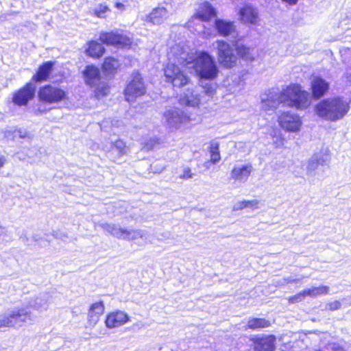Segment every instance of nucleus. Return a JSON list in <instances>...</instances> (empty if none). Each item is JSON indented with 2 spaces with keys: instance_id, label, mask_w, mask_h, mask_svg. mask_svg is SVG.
<instances>
[{
  "instance_id": "1",
  "label": "nucleus",
  "mask_w": 351,
  "mask_h": 351,
  "mask_svg": "<svg viewBox=\"0 0 351 351\" xmlns=\"http://www.w3.org/2000/svg\"><path fill=\"white\" fill-rule=\"evenodd\" d=\"M350 105L341 97L321 100L315 106V114L322 119L335 122L342 119L348 112Z\"/></svg>"
},
{
  "instance_id": "2",
  "label": "nucleus",
  "mask_w": 351,
  "mask_h": 351,
  "mask_svg": "<svg viewBox=\"0 0 351 351\" xmlns=\"http://www.w3.org/2000/svg\"><path fill=\"white\" fill-rule=\"evenodd\" d=\"M283 104L304 110L311 104V97L308 92L302 90V87L295 84H291L282 90Z\"/></svg>"
},
{
  "instance_id": "3",
  "label": "nucleus",
  "mask_w": 351,
  "mask_h": 351,
  "mask_svg": "<svg viewBox=\"0 0 351 351\" xmlns=\"http://www.w3.org/2000/svg\"><path fill=\"white\" fill-rule=\"evenodd\" d=\"M195 73L206 80H214L217 77L219 69L214 58L208 52L199 51L196 53L192 67Z\"/></svg>"
},
{
  "instance_id": "4",
  "label": "nucleus",
  "mask_w": 351,
  "mask_h": 351,
  "mask_svg": "<svg viewBox=\"0 0 351 351\" xmlns=\"http://www.w3.org/2000/svg\"><path fill=\"white\" fill-rule=\"evenodd\" d=\"M34 317L25 308H14L0 315V330L5 328H20L25 324H32Z\"/></svg>"
},
{
  "instance_id": "5",
  "label": "nucleus",
  "mask_w": 351,
  "mask_h": 351,
  "mask_svg": "<svg viewBox=\"0 0 351 351\" xmlns=\"http://www.w3.org/2000/svg\"><path fill=\"white\" fill-rule=\"evenodd\" d=\"M101 228L107 232L108 234L113 237L128 241H136L138 239H141L143 241L146 243L147 237L145 231L141 230H130L121 228L116 226L114 224L110 223H101L100 225Z\"/></svg>"
},
{
  "instance_id": "6",
  "label": "nucleus",
  "mask_w": 351,
  "mask_h": 351,
  "mask_svg": "<svg viewBox=\"0 0 351 351\" xmlns=\"http://www.w3.org/2000/svg\"><path fill=\"white\" fill-rule=\"evenodd\" d=\"M213 45L217 49V59L221 65L228 69L236 66L237 56L229 43L222 40H217Z\"/></svg>"
},
{
  "instance_id": "7",
  "label": "nucleus",
  "mask_w": 351,
  "mask_h": 351,
  "mask_svg": "<svg viewBox=\"0 0 351 351\" xmlns=\"http://www.w3.org/2000/svg\"><path fill=\"white\" fill-rule=\"evenodd\" d=\"M168 58L173 63H178L188 69H191L195 57L193 53H190L188 48L184 47L180 45L172 47L168 53Z\"/></svg>"
},
{
  "instance_id": "8",
  "label": "nucleus",
  "mask_w": 351,
  "mask_h": 351,
  "mask_svg": "<svg viewBox=\"0 0 351 351\" xmlns=\"http://www.w3.org/2000/svg\"><path fill=\"white\" fill-rule=\"evenodd\" d=\"M145 93L146 88L141 75L138 73L132 74V79L125 89V99L128 102H133Z\"/></svg>"
},
{
  "instance_id": "9",
  "label": "nucleus",
  "mask_w": 351,
  "mask_h": 351,
  "mask_svg": "<svg viewBox=\"0 0 351 351\" xmlns=\"http://www.w3.org/2000/svg\"><path fill=\"white\" fill-rule=\"evenodd\" d=\"M280 104H283L282 91L270 89L261 96V108L265 112L274 111Z\"/></svg>"
},
{
  "instance_id": "10",
  "label": "nucleus",
  "mask_w": 351,
  "mask_h": 351,
  "mask_svg": "<svg viewBox=\"0 0 351 351\" xmlns=\"http://www.w3.org/2000/svg\"><path fill=\"white\" fill-rule=\"evenodd\" d=\"M330 161V156L326 150L315 154L308 161L306 170L308 177L319 175L321 168L328 165Z\"/></svg>"
},
{
  "instance_id": "11",
  "label": "nucleus",
  "mask_w": 351,
  "mask_h": 351,
  "mask_svg": "<svg viewBox=\"0 0 351 351\" xmlns=\"http://www.w3.org/2000/svg\"><path fill=\"white\" fill-rule=\"evenodd\" d=\"M165 76L168 82L175 87H182L189 83V78L175 63H169L164 69Z\"/></svg>"
},
{
  "instance_id": "12",
  "label": "nucleus",
  "mask_w": 351,
  "mask_h": 351,
  "mask_svg": "<svg viewBox=\"0 0 351 351\" xmlns=\"http://www.w3.org/2000/svg\"><path fill=\"white\" fill-rule=\"evenodd\" d=\"M65 97L66 93L64 90L51 85L45 86L38 91L40 100L45 103H57L64 99Z\"/></svg>"
},
{
  "instance_id": "13",
  "label": "nucleus",
  "mask_w": 351,
  "mask_h": 351,
  "mask_svg": "<svg viewBox=\"0 0 351 351\" xmlns=\"http://www.w3.org/2000/svg\"><path fill=\"white\" fill-rule=\"evenodd\" d=\"M164 118L167 125L171 128L178 129L182 124L188 123L190 117L181 110L172 108L164 112Z\"/></svg>"
},
{
  "instance_id": "14",
  "label": "nucleus",
  "mask_w": 351,
  "mask_h": 351,
  "mask_svg": "<svg viewBox=\"0 0 351 351\" xmlns=\"http://www.w3.org/2000/svg\"><path fill=\"white\" fill-rule=\"evenodd\" d=\"M99 40L107 45H113L121 48L128 47L132 44L130 38L114 32L101 33Z\"/></svg>"
},
{
  "instance_id": "15",
  "label": "nucleus",
  "mask_w": 351,
  "mask_h": 351,
  "mask_svg": "<svg viewBox=\"0 0 351 351\" xmlns=\"http://www.w3.org/2000/svg\"><path fill=\"white\" fill-rule=\"evenodd\" d=\"M280 127L286 131L296 132L300 130L302 121L300 117L293 113L283 112L278 117Z\"/></svg>"
},
{
  "instance_id": "16",
  "label": "nucleus",
  "mask_w": 351,
  "mask_h": 351,
  "mask_svg": "<svg viewBox=\"0 0 351 351\" xmlns=\"http://www.w3.org/2000/svg\"><path fill=\"white\" fill-rule=\"evenodd\" d=\"M252 171L253 167L250 163L237 165L232 168L230 172V178L235 182L245 183L247 181Z\"/></svg>"
},
{
  "instance_id": "17",
  "label": "nucleus",
  "mask_w": 351,
  "mask_h": 351,
  "mask_svg": "<svg viewBox=\"0 0 351 351\" xmlns=\"http://www.w3.org/2000/svg\"><path fill=\"white\" fill-rule=\"evenodd\" d=\"M35 90V85L29 83L14 94L13 101L19 106H25L34 97Z\"/></svg>"
},
{
  "instance_id": "18",
  "label": "nucleus",
  "mask_w": 351,
  "mask_h": 351,
  "mask_svg": "<svg viewBox=\"0 0 351 351\" xmlns=\"http://www.w3.org/2000/svg\"><path fill=\"white\" fill-rule=\"evenodd\" d=\"M52 302V296L49 293H41L32 298L29 306L36 311H46Z\"/></svg>"
},
{
  "instance_id": "19",
  "label": "nucleus",
  "mask_w": 351,
  "mask_h": 351,
  "mask_svg": "<svg viewBox=\"0 0 351 351\" xmlns=\"http://www.w3.org/2000/svg\"><path fill=\"white\" fill-rule=\"evenodd\" d=\"M239 19L243 23L256 25L259 21L257 10L250 5H245L239 11Z\"/></svg>"
},
{
  "instance_id": "20",
  "label": "nucleus",
  "mask_w": 351,
  "mask_h": 351,
  "mask_svg": "<svg viewBox=\"0 0 351 351\" xmlns=\"http://www.w3.org/2000/svg\"><path fill=\"white\" fill-rule=\"evenodd\" d=\"M129 320L128 316L123 311H116L108 314L106 317L105 323L108 328H114L119 327Z\"/></svg>"
},
{
  "instance_id": "21",
  "label": "nucleus",
  "mask_w": 351,
  "mask_h": 351,
  "mask_svg": "<svg viewBox=\"0 0 351 351\" xmlns=\"http://www.w3.org/2000/svg\"><path fill=\"white\" fill-rule=\"evenodd\" d=\"M104 310V304L101 301L95 302L90 306L87 318L89 326L94 327L97 324Z\"/></svg>"
},
{
  "instance_id": "22",
  "label": "nucleus",
  "mask_w": 351,
  "mask_h": 351,
  "mask_svg": "<svg viewBox=\"0 0 351 351\" xmlns=\"http://www.w3.org/2000/svg\"><path fill=\"white\" fill-rule=\"evenodd\" d=\"M313 97L319 99L323 97L329 88V84L320 77H315L311 81Z\"/></svg>"
},
{
  "instance_id": "23",
  "label": "nucleus",
  "mask_w": 351,
  "mask_h": 351,
  "mask_svg": "<svg viewBox=\"0 0 351 351\" xmlns=\"http://www.w3.org/2000/svg\"><path fill=\"white\" fill-rule=\"evenodd\" d=\"M85 82L91 87H95L99 84L101 80L99 69L93 66L88 65L83 71Z\"/></svg>"
},
{
  "instance_id": "24",
  "label": "nucleus",
  "mask_w": 351,
  "mask_h": 351,
  "mask_svg": "<svg viewBox=\"0 0 351 351\" xmlns=\"http://www.w3.org/2000/svg\"><path fill=\"white\" fill-rule=\"evenodd\" d=\"M215 28L219 35L227 37L232 36L233 38L236 37L235 25L233 22L227 21L222 19L215 20Z\"/></svg>"
},
{
  "instance_id": "25",
  "label": "nucleus",
  "mask_w": 351,
  "mask_h": 351,
  "mask_svg": "<svg viewBox=\"0 0 351 351\" xmlns=\"http://www.w3.org/2000/svg\"><path fill=\"white\" fill-rule=\"evenodd\" d=\"M103 149L106 152H114L119 157L126 155L130 151L125 143L121 139L111 140L110 145H104Z\"/></svg>"
},
{
  "instance_id": "26",
  "label": "nucleus",
  "mask_w": 351,
  "mask_h": 351,
  "mask_svg": "<svg viewBox=\"0 0 351 351\" xmlns=\"http://www.w3.org/2000/svg\"><path fill=\"white\" fill-rule=\"evenodd\" d=\"M168 11L165 8L158 7L153 9L151 13L146 16L145 21L154 25H160L168 18Z\"/></svg>"
},
{
  "instance_id": "27",
  "label": "nucleus",
  "mask_w": 351,
  "mask_h": 351,
  "mask_svg": "<svg viewBox=\"0 0 351 351\" xmlns=\"http://www.w3.org/2000/svg\"><path fill=\"white\" fill-rule=\"evenodd\" d=\"M200 101L199 95L192 88H188L180 99V102L182 105L191 107L198 106Z\"/></svg>"
},
{
  "instance_id": "28",
  "label": "nucleus",
  "mask_w": 351,
  "mask_h": 351,
  "mask_svg": "<svg viewBox=\"0 0 351 351\" xmlns=\"http://www.w3.org/2000/svg\"><path fill=\"white\" fill-rule=\"evenodd\" d=\"M275 340L274 336L272 335L254 339L255 351H274Z\"/></svg>"
},
{
  "instance_id": "29",
  "label": "nucleus",
  "mask_w": 351,
  "mask_h": 351,
  "mask_svg": "<svg viewBox=\"0 0 351 351\" xmlns=\"http://www.w3.org/2000/svg\"><path fill=\"white\" fill-rule=\"evenodd\" d=\"M216 16L215 9L208 2H205L200 7L195 18L199 19L203 21H208Z\"/></svg>"
},
{
  "instance_id": "30",
  "label": "nucleus",
  "mask_w": 351,
  "mask_h": 351,
  "mask_svg": "<svg viewBox=\"0 0 351 351\" xmlns=\"http://www.w3.org/2000/svg\"><path fill=\"white\" fill-rule=\"evenodd\" d=\"M53 62H47L38 69L37 73L34 76V79L37 82L46 80L52 71Z\"/></svg>"
},
{
  "instance_id": "31",
  "label": "nucleus",
  "mask_w": 351,
  "mask_h": 351,
  "mask_svg": "<svg viewBox=\"0 0 351 351\" xmlns=\"http://www.w3.org/2000/svg\"><path fill=\"white\" fill-rule=\"evenodd\" d=\"M105 49L100 43L96 41L88 43V48L86 49V53L93 58H99L104 53Z\"/></svg>"
},
{
  "instance_id": "32",
  "label": "nucleus",
  "mask_w": 351,
  "mask_h": 351,
  "mask_svg": "<svg viewBox=\"0 0 351 351\" xmlns=\"http://www.w3.org/2000/svg\"><path fill=\"white\" fill-rule=\"evenodd\" d=\"M235 49L237 51L238 56L247 61H253L254 60V55L252 53L251 49L246 46L237 42L234 45Z\"/></svg>"
},
{
  "instance_id": "33",
  "label": "nucleus",
  "mask_w": 351,
  "mask_h": 351,
  "mask_svg": "<svg viewBox=\"0 0 351 351\" xmlns=\"http://www.w3.org/2000/svg\"><path fill=\"white\" fill-rule=\"evenodd\" d=\"M270 322L263 318H252L247 322L245 329L250 328L253 330L261 329L269 327Z\"/></svg>"
},
{
  "instance_id": "34",
  "label": "nucleus",
  "mask_w": 351,
  "mask_h": 351,
  "mask_svg": "<svg viewBox=\"0 0 351 351\" xmlns=\"http://www.w3.org/2000/svg\"><path fill=\"white\" fill-rule=\"evenodd\" d=\"M119 66V61L112 57L106 58L103 64V69L107 75L114 73Z\"/></svg>"
},
{
  "instance_id": "35",
  "label": "nucleus",
  "mask_w": 351,
  "mask_h": 351,
  "mask_svg": "<svg viewBox=\"0 0 351 351\" xmlns=\"http://www.w3.org/2000/svg\"><path fill=\"white\" fill-rule=\"evenodd\" d=\"M258 204L257 199L240 201L234 204L232 210L237 211L246 208L256 209L258 208Z\"/></svg>"
},
{
  "instance_id": "36",
  "label": "nucleus",
  "mask_w": 351,
  "mask_h": 351,
  "mask_svg": "<svg viewBox=\"0 0 351 351\" xmlns=\"http://www.w3.org/2000/svg\"><path fill=\"white\" fill-rule=\"evenodd\" d=\"M306 297L316 298L322 295H326L329 291V287L320 286L318 287H312L304 290Z\"/></svg>"
},
{
  "instance_id": "37",
  "label": "nucleus",
  "mask_w": 351,
  "mask_h": 351,
  "mask_svg": "<svg viewBox=\"0 0 351 351\" xmlns=\"http://www.w3.org/2000/svg\"><path fill=\"white\" fill-rule=\"evenodd\" d=\"M210 162L213 164H216L221 160V156L219 150V144L217 143H212L210 147Z\"/></svg>"
},
{
  "instance_id": "38",
  "label": "nucleus",
  "mask_w": 351,
  "mask_h": 351,
  "mask_svg": "<svg viewBox=\"0 0 351 351\" xmlns=\"http://www.w3.org/2000/svg\"><path fill=\"white\" fill-rule=\"evenodd\" d=\"M94 88H95V94L97 97H104L109 93V86L104 83H101V82Z\"/></svg>"
},
{
  "instance_id": "39",
  "label": "nucleus",
  "mask_w": 351,
  "mask_h": 351,
  "mask_svg": "<svg viewBox=\"0 0 351 351\" xmlns=\"http://www.w3.org/2000/svg\"><path fill=\"white\" fill-rule=\"evenodd\" d=\"M110 10L106 5L100 4L99 5L95 10V14L99 18L106 17V13L109 12Z\"/></svg>"
},
{
  "instance_id": "40",
  "label": "nucleus",
  "mask_w": 351,
  "mask_h": 351,
  "mask_svg": "<svg viewBox=\"0 0 351 351\" xmlns=\"http://www.w3.org/2000/svg\"><path fill=\"white\" fill-rule=\"evenodd\" d=\"M340 53L342 60L351 65V48L343 47L340 49Z\"/></svg>"
},
{
  "instance_id": "41",
  "label": "nucleus",
  "mask_w": 351,
  "mask_h": 351,
  "mask_svg": "<svg viewBox=\"0 0 351 351\" xmlns=\"http://www.w3.org/2000/svg\"><path fill=\"white\" fill-rule=\"evenodd\" d=\"M203 93L208 97H213L216 92V86L213 84H207L203 87Z\"/></svg>"
},
{
  "instance_id": "42",
  "label": "nucleus",
  "mask_w": 351,
  "mask_h": 351,
  "mask_svg": "<svg viewBox=\"0 0 351 351\" xmlns=\"http://www.w3.org/2000/svg\"><path fill=\"white\" fill-rule=\"evenodd\" d=\"M306 297L305 291H302L296 295L289 298V302L291 304L298 303L302 301Z\"/></svg>"
},
{
  "instance_id": "43",
  "label": "nucleus",
  "mask_w": 351,
  "mask_h": 351,
  "mask_svg": "<svg viewBox=\"0 0 351 351\" xmlns=\"http://www.w3.org/2000/svg\"><path fill=\"white\" fill-rule=\"evenodd\" d=\"M34 242L40 247H45L49 245L50 241L45 237L38 235L34 236Z\"/></svg>"
},
{
  "instance_id": "44",
  "label": "nucleus",
  "mask_w": 351,
  "mask_h": 351,
  "mask_svg": "<svg viewBox=\"0 0 351 351\" xmlns=\"http://www.w3.org/2000/svg\"><path fill=\"white\" fill-rule=\"evenodd\" d=\"M158 144V140L156 138H152L145 143L142 149L145 151H149L152 149L156 145Z\"/></svg>"
},
{
  "instance_id": "45",
  "label": "nucleus",
  "mask_w": 351,
  "mask_h": 351,
  "mask_svg": "<svg viewBox=\"0 0 351 351\" xmlns=\"http://www.w3.org/2000/svg\"><path fill=\"white\" fill-rule=\"evenodd\" d=\"M273 143L276 148L281 147L284 145L285 138L281 135H275L273 137Z\"/></svg>"
},
{
  "instance_id": "46",
  "label": "nucleus",
  "mask_w": 351,
  "mask_h": 351,
  "mask_svg": "<svg viewBox=\"0 0 351 351\" xmlns=\"http://www.w3.org/2000/svg\"><path fill=\"white\" fill-rule=\"evenodd\" d=\"M193 175L189 167H184L182 173L180 176V178L184 180L191 179L193 178Z\"/></svg>"
},
{
  "instance_id": "47",
  "label": "nucleus",
  "mask_w": 351,
  "mask_h": 351,
  "mask_svg": "<svg viewBox=\"0 0 351 351\" xmlns=\"http://www.w3.org/2000/svg\"><path fill=\"white\" fill-rule=\"evenodd\" d=\"M341 303L339 301H334V302H332L329 304H328V308L331 310V311H335V310H337L339 308H340L341 307Z\"/></svg>"
},
{
  "instance_id": "48",
  "label": "nucleus",
  "mask_w": 351,
  "mask_h": 351,
  "mask_svg": "<svg viewBox=\"0 0 351 351\" xmlns=\"http://www.w3.org/2000/svg\"><path fill=\"white\" fill-rule=\"evenodd\" d=\"M328 348L332 351H345L344 349L337 343L329 344Z\"/></svg>"
},
{
  "instance_id": "49",
  "label": "nucleus",
  "mask_w": 351,
  "mask_h": 351,
  "mask_svg": "<svg viewBox=\"0 0 351 351\" xmlns=\"http://www.w3.org/2000/svg\"><path fill=\"white\" fill-rule=\"evenodd\" d=\"M284 280H285V282L287 284L295 283V282L298 283L300 282V278H294L292 277H287V278H285Z\"/></svg>"
},
{
  "instance_id": "50",
  "label": "nucleus",
  "mask_w": 351,
  "mask_h": 351,
  "mask_svg": "<svg viewBox=\"0 0 351 351\" xmlns=\"http://www.w3.org/2000/svg\"><path fill=\"white\" fill-rule=\"evenodd\" d=\"M19 136L20 138H25L27 136V132L19 130L15 132V136Z\"/></svg>"
},
{
  "instance_id": "51",
  "label": "nucleus",
  "mask_w": 351,
  "mask_h": 351,
  "mask_svg": "<svg viewBox=\"0 0 351 351\" xmlns=\"http://www.w3.org/2000/svg\"><path fill=\"white\" fill-rule=\"evenodd\" d=\"M116 8L119 10H124V5L121 3H117L115 5Z\"/></svg>"
},
{
  "instance_id": "52",
  "label": "nucleus",
  "mask_w": 351,
  "mask_h": 351,
  "mask_svg": "<svg viewBox=\"0 0 351 351\" xmlns=\"http://www.w3.org/2000/svg\"><path fill=\"white\" fill-rule=\"evenodd\" d=\"M6 162V160L4 157L1 156L0 157V169L3 167Z\"/></svg>"
},
{
  "instance_id": "53",
  "label": "nucleus",
  "mask_w": 351,
  "mask_h": 351,
  "mask_svg": "<svg viewBox=\"0 0 351 351\" xmlns=\"http://www.w3.org/2000/svg\"><path fill=\"white\" fill-rule=\"evenodd\" d=\"M5 229L3 226H0V236L5 234Z\"/></svg>"
},
{
  "instance_id": "54",
  "label": "nucleus",
  "mask_w": 351,
  "mask_h": 351,
  "mask_svg": "<svg viewBox=\"0 0 351 351\" xmlns=\"http://www.w3.org/2000/svg\"><path fill=\"white\" fill-rule=\"evenodd\" d=\"M21 239L24 243L27 242L28 240L26 236H21Z\"/></svg>"
},
{
  "instance_id": "55",
  "label": "nucleus",
  "mask_w": 351,
  "mask_h": 351,
  "mask_svg": "<svg viewBox=\"0 0 351 351\" xmlns=\"http://www.w3.org/2000/svg\"><path fill=\"white\" fill-rule=\"evenodd\" d=\"M347 79H348V81L351 82V72L350 73H347Z\"/></svg>"
},
{
  "instance_id": "56",
  "label": "nucleus",
  "mask_w": 351,
  "mask_h": 351,
  "mask_svg": "<svg viewBox=\"0 0 351 351\" xmlns=\"http://www.w3.org/2000/svg\"><path fill=\"white\" fill-rule=\"evenodd\" d=\"M119 121H116V125H117V126H118V123H119Z\"/></svg>"
}]
</instances>
